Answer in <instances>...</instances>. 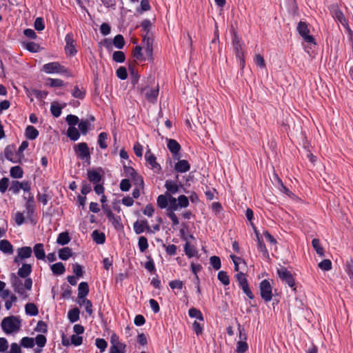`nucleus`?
I'll use <instances>...</instances> for the list:
<instances>
[{"label": "nucleus", "instance_id": "29", "mask_svg": "<svg viewBox=\"0 0 353 353\" xmlns=\"http://www.w3.org/2000/svg\"><path fill=\"white\" fill-rule=\"evenodd\" d=\"M67 136L73 141H77L80 137V132L74 126H69L67 130Z\"/></svg>", "mask_w": 353, "mask_h": 353}, {"label": "nucleus", "instance_id": "26", "mask_svg": "<svg viewBox=\"0 0 353 353\" xmlns=\"http://www.w3.org/2000/svg\"><path fill=\"white\" fill-rule=\"evenodd\" d=\"M184 252L188 258L196 256L198 254V251L196 248L188 241H186L184 245Z\"/></svg>", "mask_w": 353, "mask_h": 353}, {"label": "nucleus", "instance_id": "64", "mask_svg": "<svg viewBox=\"0 0 353 353\" xmlns=\"http://www.w3.org/2000/svg\"><path fill=\"white\" fill-rule=\"evenodd\" d=\"M345 271L349 277L353 280V261L350 260L347 261L345 266Z\"/></svg>", "mask_w": 353, "mask_h": 353}, {"label": "nucleus", "instance_id": "48", "mask_svg": "<svg viewBox=\"0 0 353 353\" xmlns=\"http://www.w3.org/2000/svg\"><path fill=\"white\" fill-rule=\"evenodd\" d=\"M95 345L99 350L100 352L102 353L105 352L107 348L108 343L103 339L97 338L95 340Z\"/></svg>", "mask_w": 353, "mask_h": 353}, {"label": "nucleus", "instance_id": "24", "mask_svg": "<svg viewBox=\"0 0 353 353\" xmlns=\"http://www.w3.org/2000/svg\"><path fill=\"white\" fill-rule=\"evenodd\" d=\"M170 194H161L157 197V204L161 209H165L168 205Z\"/></svg>", "mask_w": 353, "mask_h": 353}, {"label": "nucleus", "instance_id": "1", "mask_svg": "<svg viewBox=\"0 0 353 353\" xmlns=\"http://www.w3.org/2000/svg\"><path fill=\"white\" fill-rule=\"evenodd\" d=\"M1 327L6 334L17 333L21 329V321L19 316H9L2 320Z\"/></svg>", "mask_w": 353, "mask_h": 353}, {"label": "nucleus", "instance_id": "32", "mask_svg": "<svg viewBox=\"0 0 353 353\" xmlns=\"http://www.w3.org/2000/svg\"><path fill=\"white\" fill-rule=\"evenodd\" d=\"M50 269L54 275H61L65 271V268L61 262H58L52 265Z\"/></svg>", "mask_w": 353, "mask_h": 353}, {"label": "nucleus", "instance_id": "10", "mask_svg": "<svg viewBox=\"0 0 353 353\" xmlns=\"http://www.w3.org/2000/svg\"><path fill=\"white\" fill-rule=\"evenodd\" d=\"M232 43L236 57L244 55V43L235 32L232 35Z\"/></svg>", "mask_w": 353, "mask_h": 353}, {"label": "nucleus", "instance_id": "37", "mask_svg": "<svg viewBox=\"0 0 353 353\" xmlns=\"http://www.w3.org/2000/svg\"><path fill=\"white\" fill-rule=\"evenodd\" d=\"M25 311H26V314L32 316H37L39 314V310H38L37 307L36 306V305L34 303H27L25 305Z\"/></svg>", "mask_w": 353, "mask_h": 353}, {"label": "nucleus", "instance_id": "22", "mask_svg": "<svg viewBox=\"0 0 353 353\" xmlns=\"http://www.w3.org/2000/svg\"><path fill=\"white\" fill-rule=\"evenodd\" d=\"M32 251L34 252L35 257L38 260H44L46 258V253L42 243H37L34 245Z\"/></svg>", "mask_w": 353, "mask_h": 353}, {"label": "nucleus", "instance_id": "62", "mask_svg": "<svg viewBox=\"0 0 353 353\" xmlns=\"http://www.w3.org/2000/svg\"><path fill=\"white\" fill-rule=\"evenodd\" d=\"M248 349V343L245 341H239L237 343L236 346V352L237 353H244Z\"/></svg>", "mask_w": 353, "mask_h": 353}, {"label": "nucleus", "instance_id": "11", "mask_svg": "<svg viewBox=\"0 0 353 353\" xmlns=\"http://www.w3.org/2000/svg\"><path fill=\"white\" fill-rule=\"evenodd\" d=\"M145 159L146 162L150 166L151 169L156 173H159L161 170V167L157 162L156 157L151 152L150 150L146 151L145 154Z\"/></svg>", "mask_w": 353, "mask_h": 353}, {"label": "nucleus", "instance_id": "6", "mask_svg": "<svg viewBox=\"0 0 353 353\" xmlns=\"http://www.w3.org/2000/svg\"><path fill=\"white\" fill-rule=\"evenodd\" d=\"M260 292L261 298L265 301L269 302L272 299V286L270 283L266 280H263L260 283Z\"/></svg>", "mask_w": 353, "mask_h": 353}, {"label": "nucleus", "instance_id": "39", "mask_svg": "<svg viewBox=\"0 0 353 353\" xmlns=\"http://www.w3.org/2000/svg\"><path fill=\"white\" fill-rule=\"evenodd\" d=\"M312 245L318 255H319L320 256H324V249L321 245L319 239H313L312 241Z\"/></svg>", "mask_w": 353, "mask_h": 353}, {"label": "nucleus", "instance_id": "43", "mask_svg": "<svg viewBox=\"0 0 353 353\" xmlns=\"http://www.w3.org/2000/svg\"><path fill=\"white\" fill-rule=\"evenodd\" d=\"M230 257L234 265V271L239 272L240 265H245V262L243 259L240 257L236 256L235 255H230Z\"/></svg>", "mask_w": 353, "mask_h": 353}, {"label": "nucleus", "instance_id": "55", "mask_svg": "<svg viewBox=\"0 0 353 353\" xmlns=\"http://www.w3.org/2000/svg\"><path fill=\"white\" fill-rule=\"evenodd\" d=\"M125 59V54L122 51H115L112 54V59L117 63H123Z\"/></svg>", "mask_w": 353, "mask_h": 353}, {"label": "nucleus", "instance_id": "4", "mask_svg": "<svg viewBox=\"0 0 353 353\" xmlns=\"http://www.w3.org/2000/svg\"><path fill=\"white\" fill-rule=\"evenodd\" d=\"M296 30L303 39L310 44L316 45L315 39L313 36L310 34L309 24L304 21L298 23Z\"/></svg>", "mask_w": 353, "mask_h": 353}, {"label": "nucleus", "instance_id": "3", "mask_svg": "<svg viewBox=\"0 0 353 353\" xmlns=\"http://www.w3.org/2000/svg\"><path fill=\"white\" fill-rule=\"evenodd\" d=\"M74 152L77 158L81 161L90 163L91 154L88 145L85 142L76 144L74 146Z\"/></svg>", "mask_w": 353, "mask_h": 353}, {"label": "nucleus", "instance_id": "42", "mask_svg": "<svg viewBox=\"0 0 353 353\" xmlns=\"http://www.w3.org/2000/svg\"><path fill=\"white\" fill-rule=\"evenodd\" d=\"M10 173V176L12 178L21 179L23 177V171L21 167L17 165V166H14V167L11 168Z\"/></svg>", "mask_w": 353, "mask_h": 353}, {"label": "nucleus", "instance_id": "47", "mask_svg": "<svg viewBox=\"0 0 353 353\" xmlns=\"http://www.w3.org/2000/svg\"><path fill=\"white\" fill-rule=\"evenodd\" d=\"M48 85L52 88H59L63 86L65 83L63 81L60 79L48 78Z\"/></svg>", "mask_w": 353, "mask_h": 353}, {"label": "nucleus", "instance_id": "46", "mask_svg": "<svg viewBox=\"0 0 353 353\" xmlns=\"http://www.w3.org/2000/svg\"><path fill=\"white\" fill-rule=\"evenodd\" d=\"M20 345L26 348H32L34 345V341L32 338L23 337L21 340Z\"/></svg>", "mask_w": 353, "mask_h": 353}, {"label": "nucleus", "instance_id": "54", "mask_svg": "<svg viewBox=\"0 0 353 353\" xmlns=\"http://www.w3.org/2000/svg\"><path fill=\"white\" fill-rule=\"evenodd\" d=\"M210 263L213 268L216 270H219L221 267V259L219 256H212L210 258Z\"/></svg>", "mask_w": 353, "mask_h": 353}, {"label": "nucleus", "instance_id": "53", "mask_svg": "<svg viewBox=\"0 0 353 353\" xmlns=\"http://www.w3.org/2000/svg\"><path fill=\"white\" fill-rule=\"evenodd\" d=\"M21 190V187L20 186V181H12L11 182L9 190L12 192V193L14 194H18Z\"/></svg>", "mask_w": 353, "mask_h": 353}, {"label": "nucleus", "instance_id": "28", "mask_svg": "<svg viewBox=\"0 0 353 353\" xmlns=\"http://www.w3.org/2000/svg\"><path fill=\"white\" fill-rule=\"evenodd\" d=\"M59 258L61 260L66 261L72 255V250L69 247H64L58 252Z\"/></svg>", "mask_w": 353, "mask_h": 353}, {"label": "nucleus", "instance_id": "31", "mask_svg": "<svg viewBox=\"0 0 353 353\" xmlns=\"http://www.w3.org/2000/svg\"><path fill=\"white\" fill-rule=\"evenodd\" d=\"M39 136V131L32 125H28L26 129V137L29 140H34Z\"/></svg>", "mask_w": 353, "mask_h": 353}, {"label": "nucleus", "instance_id": "16", "mask_svg": "<svg viewBox=\"0 0 353 353\" xmlns=\"http://www.w3.org/2000/svg\"><path fill=\"white\" fill-rule=\"evenodd\" d=\"M133 228L135 233L137 234L143 233L145 230L149 232H152L148 225V222L146 220L137 221L134 223Z\"/></svg>", "mask_w": 353, "mask_h": 353}, {"label": "nucleus", "instance_id": "57", "mask_svg": "<svg viewBox=\"0 0 353 353\" xmlns=\"http://www.w3.org/2000/svg\"><path fill=\"white\" fill-rule=\"evenodd\" d=\"M65 121L69 125V126H74L79 123V119L77 116L73 115V114H68L66 118Z\"/></svg>", "mask_w": 353, "mask_h": 353}, {"label": "nucleus", "instance_id": "2", "mask_svg": "<svg viewBox=\"0 0 353 353\" xmlns=\"http://www.w3.org/2000/svg\"><path fill=\"white\" fill-rule=\"evenodd\" d=\"M140 94L149 102L154 103L159 95V86L150 87L149 85H141L139 88Z\"/></svg>", "mask_w": 353, "mask_h": 353}, {"label": "nucleus", "instance_id": "59", "mask_svg": "<svg viewBox=\"0 0 353 353\" xmlns=\"http://www.w3.org/2000/svg\"><path fill=\"white\" fill-rule=\"evenodd\" d=\"M236 279L240 288L248 283L245 274L241 272H239L236 274Z\"/></svg>", "mask_w": 353, "mask_h": 353}, {"label": "nucleus", "instance_id": "27", "mask_svg": "<svg viewBox=\"0 0 353 353\" xmlns=\"http://www.w3.org/2000/svg\"><path fill=\"white\" fill-rule=\"evenodd\" d=\"M32 272V266L30 264L24 263L18 270V275L21 278L28 277Z\"/></svg>", "mask_w": 353, "mask_h": 353}, {"label": "nucleus", "instance_id": "60", "mask_svg": "<svg viewBox=\"0 0 353 353\" xmlns=\"http://www.w3.org/2000/svg\"><path fill=\"white\" fill-rule=\"evenodd\" d=\"M34 27L35 30L38 31H42L45 28V23L42 17H37L34 23Z\"/></svg>", "mask_w": 353, "mask_h": 353}, {"label": "nucleus", "instance_id": "45", "mask_svg": "<svg viewBox=\"0 0 353 353\" xmlns=\"http://www.w3.org/2000/svg\"><path fill=\"white\" fill-rule=\"evenodd\" d=\"M113 44L115 48L122 49L125 45L124 38L121 34H117L113 39Z\"/></svg>", "mask_w": 353, "mask_h": 353}, {"label": "nucleus", "instance_id": "34", "mask_svg": "<svg viewBox=\"0 0 353 353\" xmlns=\"http://www.w3.org/2000/svg\"><path fill=\"white\" fill-rule=\"evenodd\" d=\"M79 131L82 134H86L91 127V123L88 119H81L78 123Z\"/></svg>", "mask_w": 353, "mask_h": 353}, {"label": "nucleus", "instance_id": "18", "mask_svg": "<svg viewBox=\"0 0 353 353\" xmlns=\"http://www.w3.org/2000/svg\"><path fill=\"white\" fill-rule=\"evenodd\" d=\"M333 17L339 21L343 27L350 30L349 25L347 19H345L343 13L339 9H335L333 11Z\"/></svg>", "mask_w": 353, "mask_h": 353}, {"label": "nucleus", "instance_id": "35", "mask_svg": "<svg viewBox=\"0 0 353 353\" xmlns=\"http://www.w3.org/2000/svg\"><path fill=\"white\" fill-rule=\"evenodd\" d=\"M73 97L78 99H83L85 97V90L83 88H79V85H75L72 91Z\"/></svg>", "mask_w": 353, "mask_h": 353}, {"label": "nucleus", "instance_id": "36", "mask_svg": "<svg viewBox=\"0 0 353 353\" xmlns=\"http://www.w3.org/2000/svg\"><path fill=\"white\" fill-rule=\"evenodd\" d=\"M70 241V237L67 232H61L58 235L57 243L61 245H65Z\"/></svg>", "mask_w": 353, "mask_h": 353}, {"label": "nucleus", "instance_id": "17", "mask_svg": "<svg viewBox=\"0 0 353 353\" xmlns=\"http://www.w3.org/2000/svg\"><path fill=\"white\" fill-rule=\"evenodd\" d=\"M88 180L94 185L101 183L102 174L101 172L94 169L89 170L87 173Z\"/></svg>", "mask_w": 353, "mask_h": 353}, {"label": "nucleus", "instance_id": "14", "mask_svg": "<svg viewBox=\"0 0 353 353\" xmlns=\"http://www.w3.org/2000/svg\"><path fill=\"white\" fill-rule=\"evenodd\" d=\"M250 225H252V227L254 230L256 235L257 243H257V249H258V250L262 254V255H263V256L264 258H266V259L269 258L268 251V250H267V248L265 247V243L261 239V238L259 236V234L257 232L256 227L254 226V223H252V222L250 223Z\"/></svg>", "mask_w": 353, "mask_h": 353}, {"label": "nucleus", "instance_id": "38", "mask_svg": "<svg viewBox=\"0 0 353 353\" xmlns=\"http://www.w3.org/2000/svg\"><path fill=\"white\" fill-rule=\"evenodd\" d=\"M165 187L168 192L170 194H175L179 190L177 183L175 181L171 180H167L165 183Z\"/></svg>", "mask_w": 353, "mask_h": 353}, {"label": "nucleus", "instance_id": "49", "mask_svg": "<svg viewBox=\"0 0 353 353\" xmlns=\"http://www.w3.org/2000/svg\"><path fill=\"white\" fill-rule=\"evenodd\" d=\"M138 246L141 252H144L148 248V239L145 236H140L138 241Z\"/></svg>", "mask_w": 353, "mask_h": 353}, {"label": "nucleus", "instance_id": "21", "mask_svg": "<svg viewBox=\"0 0 353 353\" xmlns=\"http://www.w3.org/2000/svg\"><path fill=\"white\" fill-rule=\"evenodd\" d=\"M77 303L79 304L80 307H84L86 312L90 316L92 314V303L90 300L87 299L86 297L77 299Z\"/></svg>", "mask_w": 353, "mask_h": 353}, {"label": "nucleus", "instance_id": "50", "mask_svg": "<svg viewBox=\"0 0 353 353\" xmlns=\"http://www.w3.org/2000/svg\"><path fill=\"white\" fill-rule=\"evenodd\" d=\"M217 278L224 285L230 284V278L226 272L220 271L218 273Z\"/></svg>", "mask_w": 353, "mask_h": 353}, {"label": "nucleus", "instance_id": "41", "mask_svg": "<svg viewBox=\"0 0 353 353\" xmlns=\"http://www.w3.org/2000/svg\"><path fill=\"white\" fill-rule=\"evenodd\" d=\"M179 204L177 202V200L172 196L171 195H169V202L168 205L167 207V211L168 212H174L178 210Z\"/></svg>", "mask_w": 353, "mask_h": 353}, {"label": "nucleus", "instance_id": "52", "mask_svg": "<svg viewBox=\"0 0 353 353\" xmlns=\"http://www.w3.org/2000/svg\"><path fill=\"white\" fill-rule=\"evenodd\" d=\"M319 268L323 271H329L332 269V262L330 259H324L321 261L319 265Z\"/></svg>", "mask_w": 353, "mask_h": 353}, {"label": "nucleus", "instance_id": "15", "mask_svg": "<svg viewBox=\"0 0 353 353\" xmlns=\"http://www.w3.org/2000/svg\"><path fill=\"white\" fill-rule=\"evenodd\" d=\"M32 253V249L28 246H24L17 249V256L14 259V262L17 263L18 259L23 260L30 258Z\"/></svg>", "mask_w": 353, "mask_h": 353}, {"label": "nucleus", "instance_id": "61", "mask_svg": "<svg viewBox=\"0 0 353 353\" xmlns=\"http://www.w3.org/2000/svg\"><path fill=\"white\" fill-rule=\"evenodd\" d=\"M180 208H186L189 205V201L186 196L181 195L176 199Z\"/></svg>", "mask_w": 353, "mask_h": 353}, {"label": "nucleus", "instance_id": "7", "mask_svg": "<svg viewBox=\"0 0 353 353\" xmlns=\"http://www.w3.org/2000/svg\"><path fill=\"white\" fill-rule=\"evenodd\" d=\"M23 198L26 201L25 208L27 214L26 216L28 219H31L34 213L36 206L34 195L32 192H29V194L27 196L23 195Z\"/></svg>", "mask_w": 353, "mask_h": 353}, {"label": "nucleus", "instance_id": "56", "mask_svg": "<svg viewBox=\"0 0 353 353\" xmlns=\"http://www.w3.org/2000/svg\"><path fill=\"white\" fill-rule=\"evenodd\" d=\"M133 57L135 59L139 61H143L145 60V58L143 57V53H142V47L139 46H135L133 50Z\"/></svg>", "mask_w": 353, "mask_h": 353}, {"label": "nucleus", "instance_id": "20", "mask_svg": "<svg viewBox=\"0 0 353 353\" xmlns=\"http://www.w3.org/2000/svg\"><path fill=\"white\" fill-rule=\"evenodd\" d=\"M178 162L174 165V170L177 172L183 173L190 170V165L186 160L177 159Z\"/></svg>", "mask_w": 353, "mask_h": 353}, {"label": "nucleus", "instance_id": "13", "mask_svg": "<svg viewBox=\"0 0 353 353\" xmlns=\"http://www.w3.org/2000/svg\"><path fill=\"white\" fill-rule=\"evenodd\" d=\"M143 48L145 52L150 60L152 59L153 53V39L147 36H144L143 38Z\"/></svg>", "mask_w": 353, "mask_h": 353}, {"label": "nucleus", "instance_id": "5", "mask_svg": "<svg viewBox=\"0 0 353 353\" xmlns=\"http://www.w3.org/2000/svg\"><path fill=\"white\" fill-rule=\"evenodd\" d=\"M42 70L46 74H68V70L61 65L59 62H50L46 63L42 67Z\"/></svg>", "mask_w": 353, "mask_h": 353}, {"label": "nucleus", "instance_id": "9", "mask_svg": "<svg viewBox=\"0 0 353 353\" xmlns=\"http://www.w3.org/2000/svg\"><path fill=\"white\" fill-rule=\"evenodd\" d=\"M277 273L279 278L284 282H285L289 287L293 288L295 285L294 279L290 271L285 268L281 267L277 270Z\"/></svg>", "mask_w": 353, "mask_h": 353}, {"label": "nucleus", "instance_id": "8", "mask_svg": "<svg viewBox=\"0 0 353 353\" xmlns=\"http://www.w3.org/2000/svg\"><path fill=\"white\" fill-rule=\"evenodd\" d=\"M65 53L70 56H74L77 54V50H76L75 41L74 39L73 34L72 32H69L65 35Z\"/></svg>", "mask_w": 353, "mask_h": 353}, {"label": "nucleus", "instance_id": "25", "mask_svg": "<svg viewBox=\"0 0 353 353\" xmlns=\"http://www.w3.org/2000/svg\"><path fill=\"white\" fill-rule=\"evenodd\" d=\"M89 293V286L86 282H81L78 287V299L85 298Z\"/></svg>", "mask_w": 353, "mask_h": 353}, {"label": "nucleus", "instance_id": "30", "mask_svg": "<svg viewBox=\"0 0 353 353\" xmlns=\"http://www.w3.org/2000/svg\"><path fill=\"white\" fill-rule=\"evenodd\" d=\"M93 241L97 244H103L105 241V235L103 232L94 230L92 233Z\"/></svg>", "mask_w": 353, "mask_h": 353}, {"label": "nucleus", "instance_id": "12", "mask_svg": "<svg viewBox=\"0 0 353 353\" xmlns=\"http://www.w3.org/2000/svg\"><path fill=\"white\" fill-rule=\"evenodd\" d=\"M167 148L170 150V152L172 154V157L174 159H179L180 154L179 151L181 150V145L179 143L174 139H167Z\"/></svg>", "mask_w": 353, "mask_h": 353}, {"label": "nucleus", "instance_id": "19", "mask_svg": "<svg viewBox=\"0 0 353 353\" xmlns=\"http://www.w3.org/2000/svg\"><path fill=\"white\" fill-rule=\"evenodd\" d=\"M12 287L14 291L23 298L27 297V293L24 289L23 284L21 280L15 279L12 282Z\"/></svg>", "mask_w": 353, "mask_h": 353}, {"label": "nucleus", "instance_id": "40", "mask_svg": "<svg viewBox=\"0 0 353 353\" xmlns=\"http://www.w3.org/2000/svg\"><path fill=\"white\" fill-rule=\"evenodd\" d=\"M188 315L190 318H195L201 321H203L204 320L201 312L195 307H191L188 310Z\"/></svg>", "mask_w": 353, "mask_h": 353}, {"label": "nucleus", "instance_id": "51", "mask_svg": "<svg viewBox=\"0 0 353 353\" xmlns=\"http://www.w3.org/2000/svg\"><path fill=\"white\" fill-rule=\"evenodd\" d=\"M61 110L58 103H52L50 105V112L54 117H59L61 114Z\"/></svg>", "mask_w": 353, "mask_h": 353}, {"label": "nucleus", "instance_id": "44", "mask_svg": "<svg viewBox=\"0 0 353 353\" xmlns=\"http://www.w3.org/2000/svg\"><path fill=\"white\" fill-rule=\"evenodd\" d=\"M108 139V134L106 132H101L98 137V144L101 149H105L108 147L106 141Z\"/></svg>", "mask_w": 353, "mask_h": 353}, {"label": "nucleus", "instance_id": "58", "mask_svg": "<svg viewBox=\"0 0 353 353\" xmlns=\"http://www.w3.org/2000/svg\"><path fill=\"white\" fill-rule=\"evenodd\" d=\"M125 344L110 346L109 353H125Z\"/></svg>", "mask_w": 353, "mask_h": 353}, {"label": "nucleus", "instance_id": "33", "mask_svg": "<svg viewBox=\"0 0 353 353\" xmlns=\"http://www.w3.org/2000/svg\"><path fill=\"white\" fill-rule=\"evenodd\" d=\"M80 311L77 307L71 309L68 312V318L70 323H75L79 319Z\"/></svg>", "mask_w": 353, "mask_h": 353}, {"label": "nucleus", "instance_id": "23", "mask_svg": "<svg viewBox=\"0 0 353 353\" xmlns=\"http://www.w3.org/2000/svg\"><path fill=\"white\" fill-rule=\"evenodd\" d=\"M0 250L4 254H11L13 253V246L8 240H1Z\"/></svg>", "mask_w": 353, "mask_h": 353}, {"label": "nucleus", "instance_id": "63", "mask_svg": "<svg viewBox=\"0 0 353 353\" xmlns=\"http://www.w3.org/2000/svg\"><path fill=\"white\" fill-rule=\"evenodd\" d=\"M117 76L121 80H125L128 77L126 68L124 67H119L117 70Z\"/></svg>", "mask_w": 353, "mask_h": 353}]
</instances>
